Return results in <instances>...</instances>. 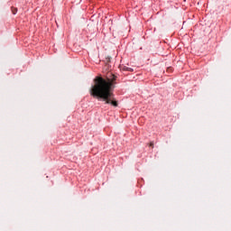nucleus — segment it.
Wrapping results in <instances>:
<instances>
[{"mask_svg": "<svg viewBox=\"0 0 231 231\" xmlns=\"http://www.w3.org/2000/svg\"><path fill=\"white\" fill-rule=\"evenodd\" d=\"M116 80L115 74H110V77H106V79L96 77L94 86L90 88V96L97 100H103L105 104H111L114 107H118V102L115 100V94H113Z\"/></svg>", "mask_w": 231, "mask_h": 231, "instance_id": "obj_1", "label": "nucleus"}, {"mask_svg": "<svg viewBox=\"0 0 231 231\" xmlns=\"http://www.w3.org/2000/svg\"><path fill=\"white\" fill-rule=\"evenodd\" d=\"M123 71H134V69L133 68H129V67H123L122 69Z\"/></svg>", "mask_w": 231, "mask_h": 231, "instance_id": "obj_2", "label": "nucleus"}, {"mask_svg": "<svg viewBox=\"0 0 231 231\" xmlns=\"http://www.w3.org/2000/svg\"><path fill=\"white\" fill-rule=\"evenodd\" d=\"M12 12H13L14 15H15V14H17V8L12 7Z\"/></svg>", "mask_w": 231, "mask_h": 231, "instance_id": "obj_3", "label": "nucleus"}, {"mask_svg": "<svg viewBox=\"0 0 231 231\" xmlns=\"http://www.w3.org/2000/svg\"><path fill=\"white\" fill-rule=\"evenodd\" d=\"M150 147H154V143H150Z\"/></svg>", "mask_w": 231, "mask_h": 231, "instance_id": "obj_4", "label": "nucleus"}]
</instances>
